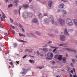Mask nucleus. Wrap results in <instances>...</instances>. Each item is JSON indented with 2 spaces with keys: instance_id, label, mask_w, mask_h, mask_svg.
Instances as JSON below:
<instances>
[{
  "instance_id": "f257e3e1",
  "label": "nucleus",
  "mask_w": 77,
  "mask_h": 77,
  "mask_svg": "<svg viewBox=\"0 0 77 77\" xmlns=\"http://www.w3.org/2000/svg\"><path fill=\"white\" fill-rule=\"evenodd\" d=\"M32 13H27V12H24L23 16L25 18H27V17H32Z\"/></svg>"
},
{
  "instance_id": "f03ea898",
  "label": "nucleus",
  "mask_w": 77,
  "mask_h": 77,
  "mask_svg": "<svg viewBox=\"0 0 77 77\" xmlns=\"http://www.w3.org/2000/svg\"><path fill=\"white\" fill-rule=\"evenodd\" d=\"M66 23L67 26H72L73 23V22L71 20L69 19H68L66 21Z\"/></svg>"
},
{
  "instance_id": "7ed1b4c3",
  "label": "nucleus",
  "mask_w": 77,
  "mask_h": 77,
  "mask_svg": "<svg viewBox=\"0 0 77 77\" xmlns=\"http://www.w3.org/2000/svg\"><path fill=\"white\" fill-rule=\"evenodd\" d=\"M58 21L61 26H64V25H65V20L63 19L59 18Z\"/></svg>"
},
{
  "instance_id": "20e7f679",
  "label": "nucleus",
  "mask_w": 77,
  "mask_h": 77,
  "mask_svg": "<svg viewBox=\"0 0 77 77\" xmlns=\"http://www.w3.org/2000/svg\"><path fill=\"white\" fill-rule=\"evenodd\" d=\"M49 18H50L51 20V22L52 24H55V25H57V24H59L58 23L56 22L55 23V22H54V18H53V17H49Z\"/></svg>"
},
{
  "instance_id": "39448f33",
  "label": "nucleus",
  "mask_w": 77,
  "mask_h": 77,
  "mask_svg": "<svg viewBox=\"0 0 77 77\" xmlns=\"http://www.w3.org/2000/svg\"><path fill=\"white\" fill-rule=\"evenodd\" d=\"M23 70L24 72H21V74H26V73H27V72L28 71L29 69H25L24 68H23Z\"/></svg>"
},
{
  "instance_id": "423d86ee",
  "label": "nucleus",
  "mask_w": 77,
  "mask_h": 77,
  "mask_svg": "<svg viewBox=\"0 0 77 77\" xmlns=\"http://www.w3.org/2000/svg\"><path fill=\"white\" fill-rule=\"evenodd\" d=\"M60 38L62 41H64L65 40V37L63 35H60Z\"/></svg>"
},
{
  "instance_id": "0eeeda50",
  "label": "nucleus",
  "mask_w": 77,
  "mask_h": 77,
  "mask_svg": "<svg viewBox=\"0 0 77 77\" xmlns=\"http://www.w3.org/2000/svg\"><path fill=\"white\" fill-rule=\"evenodd\" d=\"M52 4H53L52 1H49L48 7L49 8V7H51V6H52Z\"/></svg>"
},
{
  "instance_id": "6e6552de",
  "label": "nucleus",
  "mask_w": 77,
  "mask_h": 77,
  "mask_svg": "<svg viewBox=\"0 0 77 77\" xmlns=\"http://www.w3.org/2000/svg\"><path fill=\"white\" fill-rule=\"evenodd\" d=\"M32 23H36L38 22V20L35 18H33L32 20Z\"/></svg>"
},
{
  "instance_id": "1a4fd4ad",
  "label": "nucleus",
  "mask_w": 77,
  "mask_h": 77,
  "mask_svg": "<svg viewBox=\"0 0 77 77\" xmlns=\"http://www.w3.org/2000/svg\"><path fill=\"white\" fill-rule=\"evenodd\" d=\"M65 6L64 4L63 3L61 4L59 6V8L60 9H61L62 8H63V7Z\"/></svg>"
},
{
  "instance_id": "9d476101",
  "label": "nucleus",
  "mask_w": 77,
  "mask_h": 77,
  "mask_svg": "<svg viewBox=\"0 0 77 77\" xmlns=\"http://www.w3.org/2000/svg\"><path fill=\"white\" fill-rule=\"evenodd\" d=\"M57 59H58L59 60L61 61V60H62V56L61 55H60L58 56V58Z\"/></svg>"
},
{
  "instance_id": "9b49d317",
  "label": "nucleus",
  "mask_w": 77,
  "mask_h": 77,
  "mask_svg": "<svg viewBox=\"0 0 77 77\" xmlns=\"http://www.w3.org/2000/svg\"><path fill=\"white\" fill-rule=\"evenodd\" d=\"M28 35L29 36H33L35 38H36V36H35V35H34L33 34L30 33L29 34H28Z\"/></svg>"
},
{
  "instance_id": "f8f14e48",
  "label": "nucleus",
  "mask_w": 77,
  "mask_h": 77,
  "mask_svg": "<svg viewBox=\"0 0 77 77\" xmlns=\"http://www.w3.org/2000/svg\"><path fill=\"white\" fill-rule=\"evenodd\" d=\"M64 34L66 35H69L68 34V33L67 31V30L66 29H65L64 30Z\"/></svg>"
},
{
  "instance_id": "ddd939ff",
  "label": "nucleus",
  "mask_w": 77,
  "mask_h": 77,
  "mask_svg": "<svg viewBox=\"0 0 77 77\" xmlns=\"http://www.w3.org/2000/svg\"><path fill=\"white\" fill-rule=\"evenodd\" d=\"M66 50H68V51H75L74 50L72 49H69L68 48H66Z\"/></svg>"
},
{
  "instance_id": "4468645a",
  "label": "nucleus",
  "mask_w": 77,
  "mask_h": 77,
  "mask_svg": "<svg viewBox=\"0 0 77 77\" xmlns=\"http://www.w3.org/2000/svg\"><path fill=\"white\" fill-rule=\"evenodd\" d=\"M23 7L25 8H28V5L27 4H24L23 5Z\"/></svg>"
},
{
  "instance_id": "2eb2a0df",
  "label": "nucleus",
  "mask_w": 77,
  "mask_h": 77,
  "mask_svg": "<svg viewBox=\"0 0 77 77\" xmlns=\"http://www.w3.org/2000/svg\"><path fill=\"white\" fill-rule=\"evenodd\" d=\"M19 35L20 36V37H22V36H23L24 37H25V35L23 34H21L20 33H19Z\"/></svg>"
},
{
  "instance_id": "dca6fc26",
  "label": "nucleus",
  "mask_w": 77,
  "mask_h": 77,
  "mask_svg": "<svg viewBox=\"0 0 77 77\" xmlns=\"http://www.w3.org/2000/svg\"><path fill=\"white\" fill-rule=\"evenodd\" d=\"M74 23L76 26H77V20L76 19H74Z\"/></svg>"
},
{
  "instance_id": "f3484780",
  "label": "nucleus",
  "mask_w": 77,
  "mask_h": 77,
  "mask_svg": "<svg viewBox=\"0 0 77 77\" xmlns=\"http://www.w3.org/2000/svg\"><path fill=\"white\" fill-rule=\"evenodd\" d=\"M35 34L37 35H41V32H39L38 31H36L35 32Z\"/></svg>"
},
{
  "instance_id": "a211bd4d",
  "label": "nucleus",
  "mask_w": 77,
  "mask_h": 77,
  "mask_svg": "<svg viewBox=\"0 0 77 77\" xmlns=\"http://www.w3.org/2000/svg\"><path fill=\"white\" fill-rule=\"evenodd\" d=\"M50 57H51V58H53V57L54 56V55L52 53H50Z\"/></svg>"
},
{
  "instance_id": "6ab92c4d",
  "label": "nucleus",
  "mask_w": 77,
  "mask_h": 77,
  "mask_svg": "<svg viewBox=\"0 0 77 77\" xmlns=\"http://www.w3.org/2000/svg\"><path fill=\"white\" fill-rule=\"evenodd\" d=\"M66 11H64L63 12V16H64V15H66Z\"/></svg>"
},
{
  "instance_id": "aec40b11",
  "label": "nucleus",
  "mask_w": 77,
  "mask_h": 77,
  "mask_svg": "<svg viewBox=\"0 0 77 77\" xmlns=\"http://www.w3.org/2000/svg\"><path fill=\"white\" fill-rule=\"evenodd\" d=\"M14 5L12 4H10L8 6V8H11V7H12Z\"/></svg>"
},
{
  "instance_id": "412c9836",
  "label": "nucleus",
  "mask_w": 77,
  "mask_h": 77,
  "mask_svg": "<svg viewBox=\"0 0 77 77\" xmlns=\"http://www.w3.org/2000/svg\"><path fill=\"white\" fill-rule=\"evenodd\" d=\"M59 56V55H55L54 56V58L58 59Z\"/></svg>"
},
{
  "instance_id": "4be33fe9",
  "label": "nucleus",
  "mask_w": 77,
  "mask_h": 77,
  "mask_svg": "<svg viewBox=\"0 0 77 77\" xmlns=\"http://www.w3.org/2000/svg\"><path fill=\"white\" fill-rule=\"evenodd\" d=\"M37 53L38 54V55H40V56H41L42 57V56H43V54H40L39 52L38 51L37 52Z\"/></svg>"
},
{
  "instance_id": "5701e85b",
  "label": "nucleus",
  "mask_w": 77,
  "mask_h": 77,
  "mask_svg": "<svg viewBox=\"0 0 77 77\" xmlns=\"http://www.w3.org/2000/svg\"><path fill=\"white\" fill-rule=\"evenodd\" d=\"M14 3H15L16 4H18V2H19V1L18 0H15L14 1Z\"/></svg>"
},
{
  "instance_id": "b1692460",
  "label": "nucleus",
  "mask_w": 77,
  "mask_h": 77,
  "mask_svg": "<svg viewBox=\"0 0 77 77\" xmlns=\"http://www.w3.org/2000/svg\"><path fill=\"white\" fill-rule=\"evenodd\" d=\"M45 21L46 23H49V20L48 19H46L45 20Z\"/></svg>"
},
{
  "instance_id": "393cba45",
  "label": "nucleus",
  "mask_w": 77,
  "mask_h": 77,
  "mask_svg": "<svg viewBox=\"0 0 77 77\" xmlns=\"http://www.w3.org/2000/svg\"><path fill=\"white\" fill-rule=\"evenodd\" d=\"M63 61H64L63 62V63H66V58H63Z\"/></svg>"
},
{
  "instance_id": "a878e982",
  "label": "nucleus",
  "mask_w": 77,
  "mask_h": 77,
  "mask_svg": "<svg viewBox=\"0 0 77 77\" xmlns=\"http://www.w3.org/2000/svg\"><path fill=\"white\" fill-rule=\"evenodd\" d=\"M38 17L40 18H42V15L41 14H39Z\"/></svg>"
},
{
  "instance_id": "bb28decb",
  "label": "nucleus",
  "mask_w": 77,
  "mask_h": 77,
  "mask_svg": "<svg viewBox=\"0 0 77 77\" xmlns=\"http://www.w3.org/2000/svg\"><path fill=\"white\" fill-rule=\"evenodd\" d=\"M47 56H48V57H50V53L49 52L47 54Z\"/></svg>"
},
{
  "instance_id": "cd10ccee",
  "label": "nucleus",
  "mask_w": 77,
  "mask_h": 77,
  "mask_svg": "<svg viewBox=\"0 0 77 77\" xmlns=\"http://www.w3.org/2000/svg\"><path fill=\"white\" fill-rule=\"evenodd\" d=\"M0 27L2 28H5V26H3V25H0Z\"/></svg>"
},
{
  "instance_id": "c85d7f7f",
  "label": "nucleus",
  "mask_w": 77,
  "mask_h": 77,
  "mask_svg": "<svg viewBox=\"0 0 77 77\" xmlns=\"http://www.w3.org/2000/svg\"><path fill=\"white\" fill-rule=\"evenodd\" d=\"M14 47H16L17 46V44L16 43H15L14 44Z\"/></svg>"
},
{
  "instance_id": "c756f323",
  "label": "nucleus",
  "mask_w": 77,
  "mask_h": 77,
  "mask_svg": "<svg viewBox=\"0 0 77 77\" xmlns=\"http://www.w3.org/2000/svg\"><path fill=\"white\" fill-rule=\"evenodd\" d=\"M21 7H20L19 8V9L18 10L20 14V11L21 10Z\"/></svg>"
},
{
  "instance_id": "7c9ffc66",
  "label": "nucleus",
  "mask_w": 77,
  "mask_h": 77,
  "mask_svg": "<svg viewBox=\"0 0 77 77\" xmlns=\"http://www.w3.org/2000/svg\"><path fill=\"white\" fill-rule=\"evenodd\" d=\"M19 41L21 42H26L25 41L21 40H19Z\"/></svg>"
},
{
  "instance_id": "2f4dec72",
  "label": "nucleus",
  "mask_w": 77,
  "mask_h": 77,
  "mask_svg": "<svg viewBox=\"0 0 77 77\" xmlns=\"http://www.w3.org/2000/svg\"><path fill=\"white\" fill-rule=\"evenodd\" d=\"M46 59L48 60H52V58H48V57H47L46 58Z\"/></svg>"
},
{
  "instance_id": "473e14b6",
  "label": "nucleus",
  "mask_w": 77,
  "mask_h": 77,
  "mask_svg": "<svg viewBox=\"0 0 77 77\" xmlns=\"http://www.w3.org/2000/svg\"><path fill=\"white\" fill-rule=\"evenodd\" d=\"M44 67V66H42V67H38V68H39V69H42Z\"/></svg>"
},
{
  "instance_id": "72a5a7b5",
  "label": "nucleus",
  "mask_w": 77,
  "mask_h": 77,
  "mask_svg": "<svg viewBox=\"0 0 77 77\" xmlns=\"http://www.w3.org/2000/svg\"><path fill=\"white\" fill-rule=\"evenodd\" d=\"M30 8H31V9H35V8H33V7H32V6H30Z\"/></svg>"
},
{
  "instance_id": "f704fd0d",
  "label": "nucleus",
  "mask_w": 77,
  "mask_h": 77,
  "mask_svg": "<svg viewBox=\"0 0 77 77\" xmlns=\"http://www.w3.org/2000/svg\"><path fill=\"white\" fill-rule=\"evenodd\" d=\"M59 46H63L64 45V44L63 43L62 44H60L59 45Z\"/></svg>"
},
{
  "instance_id": "c9c22d12",
  "label": "nucleus",
  "mask_w": 77,
  "mask_h": 77,
  "mask_svg": "<svg viewBox=\"0 0 77 77\" xmlns=\"http://www.w3.org/2000/svg\"><path fill=\"white\" fill-rule=\"evenodd\" d=\"M2 17L4 18H6V16L4 14L2 15Z\"/></svg>"
},
{
  "instance_id": "e433bc0d",
  "label": "nucleus",
  "mask_w": 77,
  "mask_h": 77,
  "mask_svg": "<svg viewBox=\"0 0 77 77\" xmlns=\"http://www.w3.org/2000/svg\"><path fill=\"white\" fill-rule=\"evenodd\" d=\"M48 15V14L47 13H45L44 14V16H47Z\"/></svg>"
},
{
  "instance_id": "4c0bfd02",
  "label": "nucleus",
  "mask_w": 77,
  "mask_h": 77,
  "mask_svg": "<svg viewBox=\"0 0 77 77\" xmlns=\"http://www.w3.org/2000/svg\"><path fill=\"white\" fill-rule=\"evenodd\" d=\"M10 20H11V23H13V22H14V21H13V20H12V18H10Z\"/></svg>"
},
{
  "instance_id": "58836bf2",
  "label": "nucleus",
  "mask_w": 77,
  "mask_h": 77,
  "mask_svg": "<svg viewBox=\"0 0 77 77\" xmlns=\"http://www.w3.org/2000/svg\"><path fill=\"white\" fill-rule=\"evenodd\" d=\"M47 47H48V46L47 45H45V46H43V48L45 47V48H47Z\"/></svg>"
},
{
  "instance_id": "ea45409f",
  "label": "nucleus",
  "mask_w": 77,
  "mask_h": 77,
  "mask_svg": "<svg viewBox=\"0 0 77 77\" xmlns=\"http://www.w3.org/2000/svg\"><path fill=\"white\" fill-rule=\"evenodd\" d=\"M4 35L5 36H8V35L7 33H4Z\"/></svg>"
},
{
  "instance_id": "a19ab883",
  "label": "nucleus",
  "mask_w": 77,
  "mask_h": 77,
  "mask_svg": "<svg viewBox=\"0 0 77 77\" xmlns=\"http://www.w3.org/2000/svg\"><path fill=\"white\" fill-rule=\"evenodd\" d=\"M9 65H13V63L12 62H10V63H9Z\"/></svg>"
},
{
  "instance_id": "79ce46f5",
  "label": "nucleus",
  "mask_w": 77,
  "mask_h": 77,
  "mask_svg": "<svg viewBox=\"0 0 77 77\" xmlns=\"http://www.w3.org/2000/svg\"><path fill=\"white\" fill-rule=\"evenodd\" d=\"M26 51H29V52H30V51H29V50L28 49H26V50H25Z\"/></svg>"
},
{
  "instance_id": "37998d69",
  "label": "nucleus",
  "mask_w": 77,
  "mask_h": 77,
  "mask_svg": "<svg viewBox=\"0 0 77 77\" xmlns=\"http://www.w3.org/2000/svg\"><path fill=\"white\" fill-rule=\"evenodd\" d=\"M72 62H74V63H75V60H74V59H72Z\"/></svg>"
},
{
  "instance_id": "c03bdc74",
  "label": "nucleus",
  "mask_w": 77,
  "mask_h": 77,
  "mask_svg": "<svg viewBox=\"0 0 77 77\" xmlns=\"http://www.w3.org/2000/svg\"><path fill=\"white\" fill-rule=\"evenodd\" d=\"M1 21H3V17H1Z\"/></svg>"
},
{
  "instance_id": "a18cd8bd",
  "label": "nucleus",
  "mask_w": 77,
  "mask_h": 77,
  "mask_svg": "<svg viewBox=\"0 0 77 77\" xmlns=\"http://www.w3.org/2000/svg\"><path fill=\"white\" fill-rule=\"evenodd\" d=\"M26 56H27V55H25L23 57V59H24V58H26Z\"/></svg>"
},
{
  "instance_id": "49530a36",
  "label": "nucleus",
  "mask_w": 77,
  "mask_h": 77,
  "mask_svg": "<svg viewBox=\"0 0 77 77\" xmlns=\"http://www.w3.org/2000/svg\"><path fill=\"white\" fill-rule=\"evenodd\" d=\"M50 43H52V41H50L49 42H48L47 44H50Z\"/></svg>"
},
{
  "instance_id": "de8ad7c7",
  "label": "nucleus",
  "mask_w": 77,
  "mask_h": 77,
  "mask_svg": "<svg viewBox=\"0 0 77 77\" xmlns=\"http://www.w3.org/2000/svg\"><path fill=\"white\" fill-rule=\"evenodd\" d=\"M43 50L44 51H46V50H47V49L45 48H44L43 49Z\"/></svg>"
},
{
  "instance_id": "09e8293b",
  "label": "nucleus",
  "mask_w": 77,
  "mask_h": 77,
  "mask_svg": "<svg viewBox=\"0 0 77 77\" xmlns=\"http://www.w3.org/2000/svg\"><path fill=\"white\" fill-rule=\"evenodd\" d=\"M22 30L23 32H25V30H24V28H22Z\"/></svg>"
},
{
  "instance_id": "8fccbe9b",
  "label": "nucleus",
  "mask_w": 77,
  "mask_h": 77,
  "mask_svg": "<svg viewBox=\"0 0 77 77\" xmlns=\"http://www.w3.org/2000/svg\"><path fill=\"white\" fill-rule=\"evenodd\" d=\"M29 62H30V63H32V62H33V60H30L29 61Z\"/></svg>"
},
{
  "instance_id": "3c124183",
  "label": "nucleus",
  "mask_w": 77,
  "mask_h": 77,
  "mask_svg": "<svg viewBox=\"0 0 77 77\" xmlns=\"http://www.w3.org/2000/svg\"><path fill=\"white\" fill-rule=\"evenodd\" d=\"M19 26H20V27H23L22 25H21L20 24H19Z\"/></svg>"
},
{
  "instance_id": "603ef678",
  "label": "nucleus",
  "mask_w": 77,
  "mask_h": 77,
  "mask_svg": "<svg viewBox=\"0 0 77 77\" xmlns=\"http://www.w3.org/2000/svg\"><path fill=\"white\" fill-rule=\"evenodd\" d=\"M11 27H12V28H13V29H15V27H14V26L12 25Z\"/></svg>"
},
{
  "instance_id": "864d4df0",
  "label": "nucleus",
  "mask_w": 77,
  "mask_h": 77,
  "mask_svg": "<svg viewBox=\"0 0 77 77\" xmlns=\"http://www.w3.org/2000/svg\"><path fill=\"white\" fill-rule=\"evenodd\" d=\"M13 34H15V31L13 30Z\"/></svg>"
},
{
  "instance_id": "5fc2aeb1",
  "label": "nucleus",
  "mask_w": 77,
  "mask_h": 77,
  "mask_svg": "<svg viewBox=\"0 0 77 77\" xmlns=\"http://www.w3.org/2000/svg\"><path fill=\"white\" fill-rule=\"evenodd\" d=\"M62 1L64 2H67V0H62Z\"/></svg>"
},
{
  "instance_id": "6e6d98bb",
  "label": "nucleus",
  "mask_w": 77,
  "mask_h": 77,
  "mask_svg": "<svg viewBox=\"0 0 77 77\" xmlns=\"http://www.w3.org/2000/svg\"><path fill=\"white\" fill-rule=\"evenodd\" d=\"M50 36H51V37H53V36H54V35H50Z\"/></svg>"
},
{
  "instance_id": "4d7b16f0",
  "label": "nucleus",
  "mask_w": 77,
  "mask_h": 77,
  "mask_svg": "<svg viewBox=\"0 0 77 77\" xmlns=\"http://www.w3.org/2000/svg\"><path fill=\"white\" fill-rule=\"evenodd\" d=\"M73 69L74 72H75V69L74 68H73Z\"/></svg>"
},
{
  "instance_id": "13d9d810",
  "label": "nucleus",
  "mask_w": 77,
  "mask_h": 77,
  "mask_svg": "<svg viewBox=\"0 0 77 77\" xmlns=\"http://www.w3.org/2000/svg\"><path fill=\"white\" fill-rule=\"evenodd\" d=\"M50 48H54V47H53L52 46H50Z\"/></svg>"
},
{
  "instance_id": "bf43d9fd",
  "label": "nucleus",
  "mask_w": 77,
  "mask_h": 77,
  "mask_svg": "<svg viewBox=\"0 0 77 77\" xmlns=\"http://www.w3.org/2000/svg\"><path fill=\"white\" fill-rule=\"evenodd\" d=\"M53 64L54 65H55V62H54V61H53Z\"/></svg>"
},
{
  "instance_id": "052dcab7",
  "label": "nucleus",
  "mask_w": 77,
  "mask_h": 77,
  "mask_svg": "<svg viewBox=\"0 0 77 77\" xmlns=\"http://www.w3.org/2000/svg\"><path fill=\"white\" fill-rule=\"evenodd\" d=\"M70 72H71V73H73V70H71V71H70Z\"/></svg>"
},
{
  "instance_id": "680f3d73",
  "label": "nucleus",
  "mask_w": 77,
  "mask_h": 77,
  "mask_svg": "<svg viewBox=\"0 0 77 77\" xmlns=\"http://www.w3.org/2000/svg\"><path fill=\"white\" fill-rule=\"evenodd\" d=\"M70 64L72 66H73V65H74V64H73V63H71Z\"/></svg>"
},
{
  "instance_id": "e2e57ef3",
  "label": "nucleus",
  "mask_w": 77,
  "mask_h": 77,
  "mask_svg": "<svg viewBox=\"0 0 77 77\" xmlns=\"http://www.w3.org/2000/svg\"><path fill=\"white\" fill-rule=\"evenodd\" d=\"M56 49H54V50L53 51V52H54L55 51H56Z\"/></svg>"
},
{
  "instance_id": "0e129e2a",
  "label": "nucleus",
  "mask_w": 77,
  "mask_h": 77,
  "mask_svg": "<svg viewBox=\"0 0 77 77\" xmlns=\"http://www.w3.org/2000/svg\"><path fill=\"white\" fill-rule=\"evenodd\" d=\"M54 48H55L56 49H57V48H58V47H57V48H56V47H54Z\"/></svg>"
},
{
  "instance_id": "69168bd1",
  "label": "nucleus",
  "mask_w": 77,
  "mask_h": 77,
  "mask_svg": "<svg viewBox=\"0 0 77 77\" xmlns=\"http://www.w3.org/2000/svg\"><path fill=\"white\" fill-rule=\"evenodd\" d=\"M16 63H17L18 64V63H19V61H16Z\"/></svg>"
},
{
  "instance_id": "338daca9",
  "label": "nucleus",
  "mask_w": 77,
  "mask_h": 77,
  "mask_svg": "<svg viewBox=\"0 0 77 77\" xmlns=\"http://www.w3.org/2000/svg\"><path fill=\"white\" fill-rule=\"evenodd\" d=\"M73 77H77V76H76V75H74Z\"/></svg>"
},
{
  "instance_id": "774afa93",
  "label": "nucleus",
  "mask_w": 77,
  "mask_h": 77,
  "mask_svg": "<svg viewBox=\"0 0 77 77\" xmlns=\"http://www.w3.org/2000/svg\"><path fill=\"white\" fill-rule=\"evenodd\" d=\"M15 24L16 26H18V24L17 23H16Z\"/></svg>"
}]
</instances>
